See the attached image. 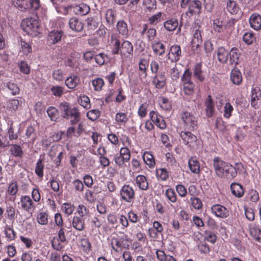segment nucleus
<instances>
[{
    "label": "nucleus",
    "instance_id": "obj_53",
    "mask_svg": "<svg viewBox=\"0 0 261 261\" xmlns=\"http://www.w3.org/2000/svg\"><path fill=\"white\" fill-rule=\"evenodd\" d=\"M76 212L79 215V217L84 218L89 216L90 213L89 208L83 204H80L77 206Z\"/></svg>",
    "mask_w": 261,
    "mask_h": 261
},
{
    "label": "nucleus",
    "instance_id": "obj_21",
    "mask_svg": "<svg viewBox=\"0 0 261 261\" xmlns=\"http://www.w3.org/2000/svg\"><path fill=\"white\" fill-rule=\"evenodd\" d=\"M80 83V78L73 74L65 80V85L70 89H75Z\"/></svg>",
    "mask_w": 261,
    "mask_h": 261
},
{
    "label": "nucleus",
    "instance_id": "obj_29",
    "mask_svg": "<svg viewBox=\"0 0 261 261\" xmlns=\"http://www.w3.org/2000/svg\"><path fill=\"white\" fill-rule=\"evenodd\" d=\"M190 171L194 174H199L200 171V164L196 157H191L188 161Z\"/></svg>",
    "mask_w": 261,
    "mask_h": 261
},
{
    "label": "nucleus",
    "instance_id": "obj_61",
    "mask_svg": "<svg viewBox=\"0 0 261 261\" xmlns=\"http://www.w3.org/2000/svg\"><path fill=\"white\" fill-rule=\"evenodd\" d=\"M79 103L86 109H89L91 107L90 99L85 95L80 96Z\"/></svg>",
    "mask_w": 261,
    "mask_h": 261
},
{
    "label": "nucleus",
    "instance_id": "obj_2",
    "mask_svg": "<svg viewBox=\"0 0 261 261\" xmlns=\"http://www.w3.org/2000/svg\"><path fill=\"white\" fill-rule=\"evenodd\" d=\"M132 240L127 234L116 235L111 239V246L114 252L121 253L123 250H129Z\"/></svg>",
    "mask_w": 261,
    "mask_h": 261
},
{
    "label": "nucleus",
    "instance_id": "obj_13",
    "mask_svg": "<svg viewBox=\"0 0 261 261\" xmlns=\"http://www.w3.org/2000/svg\"><path fill=\"white\" fill-rule=\"evenodd\" d=\"M168 59L171 62H177L181 56V50L180 46L178 44L172 45L168 53Z\"/></svg>",
    "mask_w": 261,
    "mask_h": 261
},
{
    "label": "nucleus",
    "instance_id": "obj_52",
    "mask_svg": "<svg viewBox=\"0 0 261 261\" xmlns=\"http://www.w3.org/2000/svg\"><path fill=\"white\" fill-rule=\"evenodd\" d=\"M213 28L215 32L221 33L224 32V30L227 29V26H223L222 21L219 19H215L213 21Z\"/></svg>",
    "mask_w": 261,
    "mask_h": 261
},
{
    "label": "nucleus",
    "instance_id": "obj_46",
    "mask_svg": "<svg viewBox=\"0 0 261 261\" xmlns=\"http://www.w3.org/2000/svg\"><path fill=\"white\" fill-rule=\"evenodd\" d=\"M92 85L94 90L95 91H100L105 85V82L102 78L97 77L92 81Z\"/></svg>",
    "mask_w": 261,
    "mask_h": 261
},
{
    "label": "nucleus",
    "instance_id": "obj_24",
    "mask_svg": "<svg viewBox=\"0 0 261 261\" xmlns=\"http://www.w3.org/2000/svg\"><path fill=\"white\" fill-rule=\"evenodd\" d=\"M136 186L141 190L147 191L149 189V184L147 177L143 175H138L135 179Z\"/></svg>",
    "mask_w": 261,
    "mask_h": 261
},
{
    "label": "nucleus",
    "instance_id": "obj_7",
    "mask_svg": "<svg viewBox=\"0 0 261 261\" xmlns=\"http://www.w3.org/2000/svg\"><path fill=\"white\" fill-rule=\"evenodd\" d=\"M203 31L202 27L197 25L194 27L193 35L191 40L192 49L194 52L198 53L202 42L201 32Z\"/></svg>",
    "mask_w": 261,
    "mask_h": 261
},
{
    "label": "nucleus",
    "instance_id": "obj_41",
    "mask_svg": "<svg viewBox=\"0 0 261 261\" xmlns=\"http://www.w3.org/2000/svg\"><path fill=\"white\" fill-rule=\"evenodd\" d=\"M12 155L14 157L22 158L23 152L21 147L17 144H11L10 145L9 150Z\"/></svg>",
    "mask_w": 261,
    "mask_h": 261
},
{
    "label": "nucleus",
    "instance_id": "obj_35",
    "mask_svg": "<svg viewBox=\"0 0 261 261\" xmlns=\"http://www.w3.org/2000/svg\"><path fill=\"white\" fill-rule=\"evenodd\" d=\"M4 232L7 241H12L16 238V232L12 226L6 225L4 228Z\"/></svg>",
    "mask_w": 261,
    "mask_h": 261
},
{
    "label": "nucleus",
    "instance_id": "obj_18",
    "mask_svg": "<svg viewBox=\"0 0 261 261\" xmlns=\"http://www.w3.org/2000/svg\"><path fill=\"white\" fill-rule=\"evenodd\" d=\"M250 26L251 28L256 31L261 29V16L257 13H252L249 20Z\"/></svg>",
    "mask_w": 261,
    "mask_h": 261
},
{
    "label": "nucleus",
    "instance_id": "obj_5",
    "mask_svg": "<svg viewBox=\"0 0 261 261\" xmlns=\"http://www.w3.org/2000/svg\"><path fill=\"white\" fill-rule=\"evenodd\" d=\"M181 119L185 128L190 130H194L197 128V120L191 112L183 111L180 114Z\"/></svg>",
    "mask_w": 261,
    "mask_h": 261
},
{
    "label": "nucleus",
    "instance_id": "obj_16",
    "mask_svg": "<svg viewBox=\"0 0 261 261\" xmlns=\"http://www.w3.org/2000/svg\"><path fill=\"white\" fill-rule=\"evenodd\" d=\"M152 84L157 89H162L166 84V77L164 72L156 74L152 80Z\"/></svg>",
    "mask_w": 261,
    "mask_h": 261
},
{
    "label": "nucleus",
    "instance_id": "obj_60",
    "mask_svg": "<svg viewBox=\"0 0 261 261\" xmlns=\"http://www.w3.org/2000/svg\"><path fill=\"white\" fill-rule=\"evenodd\" d=\"M143 5L149 11L155 10L156 8L155 0H143Z\"/></svg>",
    "mask_w": 261,
    "mask_h": 261
},
{
    "label": "nucleus",
    "instance_id": "obj_55",
    "mask_svg": "<svg viewBox=\"0 0 261 261\" xmlns=\"http://www.w3.org/2000/svg\"><path fill=\"white\" fill-rule=\"evenodd\" d=\"M115 14L112 9H108L106 13L105 18L106 21L109 25L113 24L115 21Z\"/></svg>",
    "mask_w": 261,
    "mask_h": 261
},
{
    "label": "nucleus",
    "instance_id": "obj_6",
    "mask_svg": "<svg viewBox=\"0 0 261 261\" xmlns=\"http://www.w3.org/2000/svg\"><path fill=\"white\" fill-rule=\"evenodd\" d=\"M119 195L121 201L131 203L135 198V192L132 186L125 184L121 188Z\"/></svg>",
    "mask_w": 261,
    "mask_h": 261
},
{
    "label": "nucleus",
    "instance_id": "obj_50",
    "mask_svg": "<svg viewBox=\"0 0 261 261\" xmlns=\"http://www.w3.org/2000/svg\"><path fill=\"white\" fill-rule=\"evenodd\" d=\"M15 208L12 205L7 206L6 209V216L7 219L13 222L16 218Z\"/></svg>",
    "mask_w": 261,
    "mask_h": 261
},
{
    "label": "nucleus",
    "instance_id": "obj_33",
    "mask_svg": "<svg viewBox=\"0 0 261 261\" xmlns=\"http://www.w3.org/2000/svg\"><path fill=\"white\" fill-rule=\"evenodd\" d=\"M217 58L221 63H225L228 60L229 52L224 47H219L217 49Z\"/></svg>",
    "mask_w": 261,
    "mask_h": 261
},
{
    "label": "nucleus",
    "instance_id": "obj_4",
    "mask_svg": "<svg viewBox=\"0 0 261 261\" xmlns=\"http://www.w3.org/2000/svg\"><path fill=\"white\" fill-rule=\"evenodd\" d=\"M21 27L29 35L36 37L40 34V24L38 20L34 18L30 17L23 19Z\"/></svg>",
    "mask_w": 261,
    "mask_h": 261
},
{
    "label": "nucleus",
    "instance_id": "obj_9",
    "mask_svg": "<svg viewBox=\"0 0 261 261\" xmlns=\"http://www.w3.org/2000/svg\"><path fill=\"white\" fill-rule=\"evenodd\" d=\"M180 136L185 144L188 146L191 149L197 148L199 141L195 135L190 132L182 131L180 133Z\"/></svg>",
    "mask_w": 261,
    "mask_h": 261
},
{
    "label": "nucleus",
    "instance_id": "obj_22",
    "mask_svg": "<svg viewBox=\"0 0 261 261\" xmlns=\"http://www.w3.org/2000/svg\"><path fill=\"white\" fill-rule=\"evenodd\" d=\"M230 81L236 85H240L243 81L242 75L240 70L237 68L232 69L230 74Z\"/></svg>",
    "mask_w": 261,
    "mask_h": 261
},
{
    "label": "nucleus",
    "instance_id": "obj_57",
    "mask_svg": "<svg viewBox=\"0 0 261 261\" xmlns=\"http://www.w3.org/2000/svg\"><path fill=\"white\" fill-rule=\"evenodd\" d=\"M50 91L55 96L60 97L64 93V88L60 86H53L51 88Z\"/></svg>",
    "mask_w": 261,
    "mask_h": 261
},
{
    "label": "nucleus",
    "instance_id": "obj_23",
    "mask_svg": "<svg viewBox=\"0 0 261 261\" xmlns=\"http://www.w3.org/2000/svg\"><path fill=\"white\" fill-rule=\"evenodd\" d=\"M251 105L256 108L257 106V101L261 98V90L258 86L253 87L251 89Z\"/></svg>",
    "mask_w": 261,
    "mask_h": 261
},
{
    "label": "nucleus",
    "instance_id": "obj_38",
    "mask_svg": "<svg viewBox=\"0 0 261 261\" xmlns=\"http://www.w3.org/2000/svg\"><path fill=\"white\" fill-rule=\"evenodd\" d=\"M116 28L120 35L125 37H127L128 35L127 24L124 21H118L117 23Z\"/></svg>",
    "mask_w": 261,
    "mask_h": 261
},
{
    "label": "nucleus",
    "instance_id": "obj_15",
    "mask_svg": "<svg viewBox=\"0 0 261 261\" xmlns=\"http://www.w3.org/2000/svg\"><path fill=\"white\" fill-rule=\"evenodd\" d=\"M212 213L216 217L224 219L229 216V211L221 204H215L211 207Z\"/></svg>",
    "mask_w": 261,
    "mask_h": 261
},
{
    "label": "nucleus",
    "instance_id": "obj_37",
    "mask_svg": "<svg viewBox=\"0 0 261 261\" xmlns=\"http://www.w3.org/2000/svg\"><path fill=\"white\" fill-rule=\"evenodd\" d=\"M69 27L71 29L76 32L81 31L84 27L83 23L77 18H71L69 21Z\"/></svg>",
    "mask_w": 261,
    "mask_h": 261
},
{
    "label": "nucleus",
    "instance_id": "obj_51",
    "mask_svg": "<svg viewBox=\"0 0 261 261\" xmlns=\"http://www.w3.org/2000/svg\"><path fill=\"white\" fill-rule=\"evenodd\" d=\"M208 99L206 101V116L208 117H211L214 113V108L211 96L208 95Z\"/></svg>",
    "mask_w": 261,
    "mask_h": 261
},
{
    "label": "nucleus",
    "instance_id": "obj_30",
    "mask_svg": "<svg viewBox=\"0 0 261 261\" xmlns=\"http://www.w3.org/2000/svg\"><path fill=\"white\" fill-rule=\"evenodd\" d=\"M193 70V74L194 77L200 82H202L205 80V76L202 70V65L201 63H198L196 64Z\"/></svg>",
    "mask_w": 261,
    "mask_h": 261
},
{
    "label": "nucleus",
    "instance_id": "obj_34",
    "mask_svg": "<svg viewBox=\"0 0 261 261\" xmlns=\"http://www.w3.org/2000/svg\"><path fill=\"white\" fill-rule=\"evenodd\" d=\"M226 168L225 173H223V175L221 177V178H225L227 179L231 180L237 176V171H236L234 166L228 164Z\"/></svg>",
    "mask_w": 261,
    "mask_h": 261
},
{
    "label": "nucleus",
    "instance_id": "obj_25",
    "mask_svg": "<svg viewBox=\"0 0 261 261\" xmlns=\"http://www.w3.org/2000/svg\"><path fill=\"white\" fill-rule=\"evenodd\" d=\"M72 227L78 231H82L85 228V218L78 216H74L72 220Z\"/></svg>",
    "mask_w": 261,
    "mask_h": 261
},
{
    "label": "nucleus",
    "instance_id": "obj_54",
    "mask_svg": "<svg viewBox=\"0 0 261 261\" xmlns=\"http://www.w3.org/2000/svg\"><path fill=\"white\" fill-rule=\"evenodd\" d=\"M114 160L115 164L119 168H124L126 167V163L128 162L124 157L123 158L119 154L115 155Z\"/></svg>",
    "mask_w": 261,
    "mask_h": 261
},
{
    "label": "nucleus",
    "instance_id": "obj_28",
    "mask_svg": "<svg viewBox=\"0 0 261 261\" xmlns=\"http://www.w3.org/2000/svg\"><path fill=\"white\" fill-rule=\"evenodd\" d=\"M230 190L233 195L237 197L241 198L244 194V189L241 184L233 182L230 185Z\"/></svg>",
    "mask_w": 261,
    "mask_h": 261
},
{
    "label": "nucleus",
    "instance_id": "obj_48",
    "mask_svg": "<svg viewBox=\"0 0 261 261\" xmlns=\"http://www.w3.org/2000/svg\"><path fill=\"white\" fill-rule=\"evenodd\" d=\"M80 244L83 251L88 253L91 250V244L88 238L86 237L82 238L80 241Z\"/></svg>",
    "mask_w": 261,
    "mask_h": 261
},
{
    "label": "nucleus",
    "instance_id": "obj_49",
    "mask_svg": "<svg viewBox=\"0 0 261 261\" xmlns=\"http://www.w3.org/2000/svg\"><path fill=\"white\" fill-rule=\"evenodd\" d=\"M52 77L58 82H63L65 79V73L61 69H55L53 71Z\"/></svg>",
    "mask_w": 261,
    "mask_h": 261
},
{
    "label": "nucleus",
    "instance_id": "obj_20",
    "mask_svg": "<svg viewBox=\"0 0 261 261\" xmlns=\"http://www.w3.org/2000/svg\"><path fill=\"white\" fill-rule=\"evenodd\" d=\"M151 48L156 56H162L166 51L165 45L160 41H154L151 44Z\"/></svg>",
    "mask_w": 261,
    "mask_h": 261
},
{
    "label": "nucleus",
    "instance_id": "obj_44",
    "mask_svg": "<svg viewBox=\"0 0 261 261\" xmlns=\"http://www.w3.org/2000/svg\"><path fill=\"white\" fill-rule=\"evenodd\" d=\"M74 11L77 15L82 16L88 14L90 11V8L87 5L81 4L74 8Z\"/></svg>",
    "mask_w": 261,
    "mask_h": 261
},
{
    "label": "nucleus",
    "instance_id": "obj_8",
    "mask_svg": "<svg viewBox=\"0 0 261 261\" xmlns=\"http://www.w3.org/2000/svg\"><path fill=\"white\" fill-rule=\"evenodd\" d=\"M14 5L20 8L22 11L31 10H37L40 7V0H12Z\"/></svg>",
    "mask_w": 261,
    "mask_h": 261
},
{
    "label": "nucleus",
    "instance_id": "obj_26",
    "mask_svg": "<svg viewBox=\"0 0 261 261\" xmlns=\"http://www.w3.org/2000/svg\"><path fill=\"white\" fill-rule=\"evenodd\" d=\"M229 56L230 58L229 62L231 65H237L239 64L241 54L237 47L231 48L229 52Z\"/></svg>",
    "mask_w": 261,
    "mask_h": 261
},
{
    "label": "nucleus",
    "instance_id": "obj_42",
    "mask_svg": "<svg viewBox=\"0 0 261 261\" xmlns=\"http://www.w3.org/2000/svg\"><path fill=\"white\" fill-rule=\"evenodd\" d=\"M164 26L165 29L168 31H173L178 26V21L175 18H171L166 20L164 23Z\"/></svg>",
    "mask_w": 261,
    "mask_h": 261
},
{
    "label": "nucleus",
    "instance_id": "obj_27",
    "mask_svg": "<svg viewBox=\"0 0 261 261\" xmlns=\"http://www.w3.org/2000/svg\"><path fill=\"white\" fill-rule=\"evenodd\" d=\"M62 36V31L54 30L49 33L47 36V40L51 44H56L61 41Z\"/></svg>",
    "mask_w": 261,
    "mask_h": 261
},
{
    "label": "nucleus",
    "instance_id": "obj_59",
    "mask_svg": "<svg viewBox=\"0 0 261 261\" xmlns=\"http://www.w3.org/2000/svg\"><path fill=\"white\" fill-rule=\"evenodd\" d=\"M165 195L167 199L171 202L174 203L177 201V196L173 189L168 188L166 190Z\"/></svg>",
    "mask_w": 261,
    "mask_h": 261
},
{
    "label": "nucleus",
    "instance_id": "obj_3",
    "mask_svg": "<svg viewBox=\"0 0 261 261\" xmlns=\"http://www.w3.org/2000/svg\"><path fill=\"white\" fill-rule=\"evenodd\" d=\"M192 71L189 68H187L180 79V85L181 90L185 95L193 96L195 91V85L192 81Z\"/></svg>",
    "mask_w": 261,
    "mask_h": 261
},
{
    "label": "nucleus",
    "instance_id": "obj_36",
    "mask_svg": "<svg viewBox=\"0 0 261 261\" xmlns=\"http://www.w3.org/2000/svg\"><path fill=\"white\" fill-rule=\"evenodd\" d=\"M115 123L117 125H124L128 120V117L127 113L118 112L115 116Z\"/></svg>",
    "mask_w": 261,
    "mask_h": 261
},
{
    "label": "nucleus",
    "instance_id": "obj_45",
    "mask_svg": "<svg viewBox=\"0 0 261 261\" xmlns=\"http://www.w3.org/2000/svg\"><path fill=\"white\" fill-rule=\"evenodd\" d=\"M204 236V241H207L213 244H214L217 240V236L212 231L210 230H205L204 231L203 233Z\"/></svg>",
    "mask_w": 261,
    "mask_h": 261
},
{
    "label": "nucleus",
    "instance_id": "obj_12",
    "mask_svg": "<svg viewBox=\"0 0 261 261\" xmlns=\"http://www.w3.org/2000/svg\"><path fill=\"white\" fill-rule=\"evenodd\" d=\"M20 203L21 208L25 211L32 213L36 207V205L28 195H22L20 197Z\"/></svg>",
    "mask_w": 261,
    "mask_h": 261
},
{
    "label": "nucleus",
    "instance_id": "obj_32",
    "mask_svg": "<svg viewBox=\"0 0 261 261\" xmlns=\"http://www.w3.org/2000/svg\"><path fill=\"white\" fill-rule=\"evenodd\" d=\"M142 158L144 163L152 168L155 166V161L153 154L149 151H145L142 155Z\"/></svg>",
    "mask_w": 261,
    "mask_h": 261
},
{
    "label": "nucleus",
    "instance_id": "obj_62",
    "mask_svg": "<svg viewBox=\"0 0 261 261\" xmlns=\"http://www.w3.org/2000/svg\"><path fill=\"white\" fill-rule=\"evenodd\" d=\"M85 199L90 203H92L96 200V193L90 190H87L85 194Z\"/></svg>",
    "mask_w": 261,
    "mask_h": 261
},
{
    "label": "nucleus",
    "instance_id": "obj_47",
    "mask_svg": "<svg viewBox=\"0 0 261 261\" xmlns=\"http://www.w3.org/2000/svg\"><path fill=\"white\" fill-rule=\"evenodd\" d=\"M44 167L43 160L41 159H39L36 164L35 172L39 178H42L44 175Z\"/></svg>",
    "mask_w": 261,
    "mask_h": 261
},
{
    "label": "nucleus",
    "instance_id": "obj_31",
    "mask_svg": "<svg viewBox=\"0 0 261 261\" xmlns=\"http://www.w3.org/2000/svg\"><path fill=\"white\" fill-rule=\"evenodd\" d=\"M226 9L232 15L237 14L240 11V8L238 3L233 0H228L226 2Z\"/></svg>",
    "mask_w": 261,
    "mask_h": 261
},
{
    "label": "nucleus",
    "instance_id": "obj_19",
    "mask_svg": "<svg viewBox=\"0 0 261 261\" xmlns=\"http://www.w3.org/2000/svg\"><path fill=\"white\" fill-rule=\"evenodd\" d=\"M249 230L250 234L255 241L261 243V228L260 226L256 223L250 224L249 226Z\"/></svg>",
    "mask_w": 261,
    "mask_h": 261
},
{
    "label": "nucleus",
    "instance_id": "obj_64",
    "mask_svg": "<svg viewBox=\"0 0 261 261\" xmlns=\"http://www.w3.org/2000/svg\"><path fill=\"white\" fill-rule=\"evenodd\" d=\"M87 117L91 121L96 120L100 115V112L97 109L89 111L87 113Z\"/></svg>",
    "mask_w": 261,
    "mask_h": 261
},
{
    "label": "nucleus",
    "instance_id": "obj_63",
    "mask_svg": "<svg viewBox=\"0 0 261 261\" xmlns=\"http://www.w3.org/2000/svg\"><path fill=\"white\" fill-rule=\"evenodd\" d=\"M197 248L199 252L203 254H207L210 252L209 245L205 242H200L197 244Z\"/></svg>",
    "mask_w": 261,
    "mask_h": 261
},
{
    "label": "nucleus",
    "instance_id": "obj_43",
    "mask_svg": "<svg viewBox=\"0 0 261 261\" xmlns=\"http://www.w3.org/2000/svg\"><path fill=\"white\" fill-rule=\"evenodd\" d=\"M156 176L158 180L166 181L169 178V172L165 168H158L156 170Z\"/></svg>",
    "mask_w": 261,
    "mask_h": 261
},
{
    "label": "nucleus",
    "instance_id": "obj_11",
    "mask_svg": "<svg viewBox=\"0 0 261 261\" xmlns=\"http://www.w3.org/2000/svg\"><path fill=\"white\" fill-rule=\"evenodd\" d=\"M228 163L225 162L219 159V157H216L213 160V166L217 175L221 177L223 173H225L227 167Z\"/></svg>",
    "mask_w": 261,
    "mask_h": 261
},
{
    "label": "nucleus",
    "instance_id": "obj_10",
    "mask_svg": "<svg viewBox=\"0 0 261 261\" xmlns=\"http://www.w3.org/2000/svg\"><path fill=\"white\" fill-rule=\"evenodd\" d=\"M118 50V54H120L122 59L130 58L133 56V46L130 42L125 40L121 44Z\"/></svg>",
    "mask_w": 261,
    "mask_h": 261
},
{
    "label": "nucleus",
    "instance_id": "obj_1",
    "mask_svg": "<svg viewBox=\"0 0 261 261\" xmlns=\"http://www.w3.org/2000/svg\"><path fill=\"white\" fill-rule=\"evenodd\" d=\"M62 117L66 120H69L72 125L77 123L81 119V113L76 107H71L67 102L64 101L59 106Z\"/></svg>",
    "mask_w": 261,
    "mask_h": 261
},
{
    "label": "nucleus",
    "instance_id": "obj_56",
    "mask_svg": "<svg viewBox=\"0 0 261 261\" xmlns=\"http://www.w3.org/2000/svg\"><path fill=\"white\" fill-rule=\"evenodd\" d=\"M233 111V107L229 102L225 103L224 107L223 116L226 119H229L232 115Z\"/></svg>",
    "mask_w": 261,
    "mask_h": 261
},
{
    "label": "nucleus",
    "instance_id": "obj_17",
    "mask_svg": "<svg viewBox=\"0 0 261 261\" xmlns=\"http://www.w3.org/2000/svg\"><path fill=\"white\" fill-rule=\"evenodd\" d=\"M201 2L198 0H194L190 2L187 13H190L191 15H199L201 13Z\"/></svg>",
    "mask_w": 261,
    "mask_h": 261
},
{
    "label": "nucleus",
    "instance_id": "obj_39",
    "mask_svg": "<svg viewBox=\"0 0 261 261\" xmlns=\"http://www.w3.org/2000/svg\"><path fill=\"white\" fill-rule=\"evenodd\" d=\"M146 32L149 40H152L156 34V31L154 28H148L147 24H144L141 34L144 35Z\"/></svg>",
    "mask_w": 261,
    "mask_h": 261
},
{
    "label": "nucleus",
    "instance_id": "obj_58",
    "mask_svg": "<svg viewBox=\"0 0 261 261\" xmlns=\"http://www.w3.org/2000/svg\"><path fill=\"white\" fill-rule=\"evenodd\" d=\"M62 210L63 213L69 216L73 213L74 206L71 203H65L62 206Z\"/></svg>",
    "mask_w": 261,
    "mask_h": 261
},
{
    "label": "nucleus",
    "instance_id": "obj_40",
    "mask_svg": "<svg viewBox=\"0 0 261 261\" xmlns=\"http://www.w3.org/2000/svg\"><path fill=\"white\" fill-rule=\"evenodd\" d=\"M112 46V53L113 55H118V50L121 46L120 41L116 35H112L111 38Z\"/></svg>",
    "mask_w": 261,
    "mask_h": 261
},
{
    "label": "nucleus",
    "instance_id": "obj_14",
    "mask_svg": "<svg viewBox=\"0 0 261 261\" xmlns=\"http://www.w3.org/2000/svg\"><path fill=\"white\" fill-rule=\"evenodd\" d=\"M58 239H54L52 241V246L53 247L58 251L62 249L64 245L61 244V243H65L66 241V238L65 234V229L63 227H60L58 233Z\"/></svg>",
    "mask_w": 261,
    "mask_h": 261
}]
</instances>
